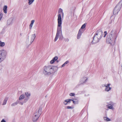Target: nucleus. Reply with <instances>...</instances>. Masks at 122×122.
<instances>
[{
	"label": "nucleus",
	"instance_id": "9b49d317",
	"mask_svg": "<svg viewBox=\"0 0 122 122\" xmlns=\"http://www.w3.org/2000/svg\"><path fill=\"white\" fill-rule=\"evenodd\" d=\"M88 78L87 77H84L82 79H81V84H83L87 80Z\"/></svg>",
	"mask_w": 122,
	"mask_h": 122
},
{
	"label": "nucleus",
	"instance_id": "f3484780",
	"mask_svg": "<svg viewBox=\"0 0 122 122\" xmlns=\"http://www.w3.org/2000/svg\"><path fill=\"white\" fill-rule=\"evenodd\" d=\"M25 97L24 95L23 94H22L19 97V100H21L23 99Z\"/></svg>",
	"mask_w": 122,
	"mask_h": 122
},
{
	"label": "nucleus",
	"instance_id": "f03ea898",
	"mask_svg": "<svg viewBox=\"0 0 122 122\" xmlns=\"http://www.w3.org/2000/svg\"><path fill=\"white\" fill-rule=\"evenodd\" d=\"M103 33L101 30H97L93 38L90 39L89 41L92 44H95L98 42L102 36Z\"/></svg>",
	"mask_w": 122,
	"mask_h": 122
},
{
	"label": "nucleus",
	"instance_id": "c85d7f7f",
	"mask_svg": "<svg viewBox=\"0 0 122 122\" xmlns=\"http://www.w3.org/2000/svg\"><path fill=\"white\" fill-rule=\"evenodd\" d=\"M67 100H65L64 101V102H63V103L65 105H66L67 104Z\"/></svg>",
	"mask_w": 122,
	"mask_h": 122
},
{
	"label": "nucleus",
	"instance_id": "58836bf2",
	"mask_svg": "<svg viewBox=\"0 0 122 122\" xmlns=\"http://www.w3.org/2000/svg\"><path fill=\"white\" fill-rule=\"evenodd\" d=\"M65 41L67 42H68L69 40V39L68 38L65 39Z\"/></svg>",
	"mask_w": 122,
	"mask_h": 122
},
{
	"label": "nucleus",
	"instance_id": "b1692460",
	"mask_svg": "<svg viewBox=\"0 0 122 122\" xmlns=\"http://www.w3.org/2000/svg\"><path fill=\"white\" fill-rule=\"evenodd\" d=\"M58 13L59 14H60L61 13H63L62 10L60 8L59 9Z\"/></svg>",
	"mask_w": 122,
	"mask_h": 122
},
{
	"label": "nucleus",
	"instance_id": "aec40b11",
	"mask_svg": "<svg viewBox=\"0 0 122 122\" xmlns=\"http://www.w3.org/2000/svg\"><path fill=\"white\" fill-rule=\"evenodd\" d=\"M107 107L110 109H113V108L111 104H109L107 105Z\"/></svg>",
	"mask_w": 122,
	"mask_h": 122
},
{
	"label": "nucleus",
	"instance_id": "423d86ee",
	"mask_svg": "<svg viewBox=\"0 0 122 122\" xmlns=\"http://www.w3.org/2000/svg\"><path fill=\"white\" fill-rule=\"evenodd\" d=\"M122 0H121L114 8L113 10V14L115 15L117 14L120 10L121 7V4H120V3L122 1Z\"/></svg>",
	"mask_w": 122,
	"mask_h": 122
},
{
	"label": "nucleus",
	"instance_id": "9d476101",
	"mask_svg": "<svg viewBox=\"0 0 122 122\" xmlns=\"http://www.w3.org/2000/svg\"><path fill=\"white\" fill-rule=\"evenodd\" d=\"M36 37L35 34L34 35H32L31 36V41H30V44L34 41Z\"/></svg>",
	"mask_w": 122,
	"mask_h": 122
},
{
	"label": "nucleus",
	"instance_id": "c9c22d12",
	"mask_svg": "<svg viewBox=\"0 0 122 122\" xmlns=\"http://www.w3.org/2000/svg\"><path fill=\"white\" fill-rule=\"evenodd\" d=\"M28 98H25L24 100V102H26L27 101Z\"/></svg>",
	"mask_w": 122,
	"mask_h": 122
},
{
	"label": "nucleus",
	"instance_id": "f8f14e48",
	"mask_svg": "<svg viewBox=\"0 0 122 122\" xmlns=\"http://www.w3.org/2000/svg\"><path fill=\"white\" fill-rule=\"evenodd\" d=\"M42 109L41 108H39L37 112H36V113L37 112V115H39V116H40L42 113Z\"/></svg>",
	"mask_w": 122,
	"mask_h": 122
},
{
	"label": "nucleus",
	"instance_id": "79ce46f5",
	"mask_svg": "<svg viewBox=\"0 0 122 122\" xmlns=\"http://www.w3.org/2000/svg\"><path fill=\"white\" fill-rule=\"evenodd\" d=\"M62 13V17H63V16H64V13Z\"/></svg>",
	"mask_w": 122,
	"mask_h": 122
},
{
	"label": "nucleus",
	"instance_id": "a211bd4d",
	"mask_svg": "<svg viewBox=\"0 0 122 122\" xmlns=\"http://www.w3.org/2000/svg\"><path fill=\"white\" fill-rule=\"evenodd\" d=\"M86 24H84L83 25H82V26H81V28L80 29H81V31H84L82 29L84 28L85 27L86 25Z\"/></svg>",
	"mask_w": 122,
	"mask_h": 122
},
{
	"label": "nucleus",
	"instance_id": "4be33fe9",
	"mask_svg": "<svg viewBox=\"0 0 122 122\" xmlns=\"http://www.w3.org/2000/svg\"><path fill=\"white\" fill-rule=\"evenodd\" d=\"M103 119L104 120H106L107 121H111V119L107 117H104L103 118Z\"/></svg>",
	"mask_w": 122,
	"mask_h": 122
},
{
	"label": "nucleus",
	"instance_id": "473e14b6",
	"mask_svg": "<svg viewBox=\"0 0 122 122\" xmlns=\"http://www.w3.org/2000/svg\"><path fill=\"white\" fill-rule=\"evenodd\" d=\"M55 61L53 60V59H52L50 61V63L51 64H53L55 62Z\"/></svg>",
	"mask_w": 122,
	"mask_h": 122
},
{
	"label": "nucleus",
	"instance_id": "6ab92c4d",
	"mask_svg": "<svg viewBox=\"0 0 122 122\" xmlns=\"http://www.w3.org/2000/svg\"><path fill=\"white\" fill-rule=\"evenodd\" d=\"M5 45V43L4 42H3L0 41V46L1 47H3Z\"/></svg>",
	"mask_w": 122,
	"mask_h": 122
},
{
	"label": "nucleus",
	"instance_id": "f704fd0d",
	"mask_svg": "<svg viewBox=\"0 0 122 122\" xmlns=\"http://www.w3.org/2000/svg\"><path fill=\"white\" fill-rule=\"evenodd\" d=\"M19 103L20 104L22 105L23 104L24 102H21L19 101Z\"/></svg>",
	"mask_w": 122,
	"mask_h": 122
},
{
	"label": "nucleus",
	"instance_id": "dca6fc26",
	"mask_svg": "<svg viewBox=\"0 0 122 122\" xmlns=\"http://www.w3.org/2000/svg\"><path fill=\"white\" fill-rule=\"evenodd\" d=\"M19 101L18 100L17 101L15 102H14V103L12 104L11 106L13 107L17 105V104L19 103Z\"/></svg>",
	"mask_w": 122,
	"mask_h": 122
},
{
	"label": "nucleus",
	"instance_id": "72a5a7b5",
	"mask_svg": "<svg viewBox=\"0 0 122 122\" xmlns=\"http://www.w3.org/2000/svg\"><path fill=\"white\" fill-rule=\"evenodd\" d=\"M35 22V20H31V24H33V23Z\"/></svg>",
	"mask_w": 122,
	"mask_h": 122
},
{
	"label": "nucleus",
	"instance_id": "4c0bfd02",
	"mask_svg": "<svg viewBox=\"0 0 122 122\" xmlns=\"http://www.w3.org/2000/svg\"><path fill=\"white\" fill-rule=\"evenodd\" d=\"M69 61H66V62H65L64 63V64H66L69 63Z\"/></svg>",
	"mask_w": 122,
	"mask_h": 122
},
{
	"label": "nucleus",
	"instance_id": "6e6552de",
	"mask_svg": "<svg viewBox=\"0 0 122 122\" xmlns=\"http://www.w3.org/2000/svg\"><path fill=\"white\" fill-rule=\"evenodd\" d=\"M40 116L37 115V113H35L32 118V119L34 122L36 121Z\"/></svg>",
	"mask_w": 122,
	"mask_h": 122
},
{
	"label": "nucleus",
	"instance_id": "1a4fd4ad",
	"mask_svg": "<svg viewBox=\"0 0 122 122\" xmlns=\"http://www.w3.org/2000/svg\"><path fill=\"white\" fill-rule=\"evenodd\" d=\"M81 29H80L79 30L77 35V38L78 39H79L80 38L82 33L84 32V31H81Z\"/></svg>",
	"mask_w": 122,
	"mask_h": 122
},
{
	"label": "nucleus",
	"instance_id": "a19ab883",
	"mask_svg": "<svg viewBox=\"0 0 122 122\" xmlns=\"http://www.w3.org/2000/svg\"><path fill=\"white\" fill-rule=\"evenodd\" d=\"M65 64H64V63L63 64L62 66H61V67H64L65 66Z\"/></svg>",
	"mask_w": 122,
	"mask_h": 122
},
{
	"label": "nucleus",
	"instance_id": "20e7f679",
	"mask_svg": "<svg viewBox=\"0 0 122 122\" xmlns=\"http://www.w3.org/2000/svg\"><path fill=\"white\" fill-rule=\"evenodd\" d=\"M58 25L57 32L55 37L54 40V41L56 42L57 40L59 34L62 35V32L61 30V24L62 23V19L61 14L58 15Z\"/></svg>",
	"mask_w": 122,
	"mask_h": 122
},
{
	"label": "nucleus",
	"instance_id": "cd10ccee",
	"mask_svg": "<svg viewBox=\"0 0 122 122\" xmlns=\"http://www.w3.org/2000/svg\"><path fill=\"white\" fill-rule=\"evenodd\" d=\"M69 95L71 96H74L75 95V94L74 93H70Z\"/></svg>",
	"mask_w": 122,
	"mask_h": 122
},
{
	"label": "nucleus",
	"instance_id": "c756f323",
	"mask_svg": "<svg viewBox=\"0 0 122 122\" xmlns=\"http://www.w3.org/2000/svg\"><path fill=\"white\" fill-rule=\"evenodd\" d=\"M72 99H69L68 100H67V103L68 102H70V101H72Z\"/></svg>",
	"mask_w": 122,
	"mask_h": 122
},
{
	"label": "nucleus",
	"instance_id": "412c9836",
	"mask_svg": "<svg viewBox=\"0 0 122 122\" xmlns=\"http://www.w3.org/2000/svg\"><path fill=\"white\" fill-rule=\"evenodd\" d=\"M25 96L28 98H29L30 96V94L28 92H26L25 93Z\"/></svg>",
	"mask_w": 122,
	"mask_h": 122
},
{
	"label": "nucleus",
	"instance_id": "c03bdc74",
	"mask_svg": "<svg viewBox=\"0 0 122 122\" xmlns=\"http://www.w3.org/2000/svg\"><path fill=\"white\" fill-rule=\"evenodd\" d=\"M20 36L21 35V33H20Z\"/></svg>",
	"mask_w": 122,
	"mask_h": 122
},
{
	"label": "nucleus",
	"instance_id": "a878e982",
	"mask_svg": "<svg viewBox=\"0 0 122 122\" xmlns=\"http://www.w3.org/2000/svg\"><path fill=\"white\" fill-rule=\"evenodd\" d=\"M66 108L67 109H72L73 108V107H72L71 106H68Z\"/></svg>",
	"mask_w": 122,
	"mask_h": 122
},
{
	"label": "nucleus",
	"instance_id": "4468645a",
	"mask_svg": "<svg viewBox=\"0 0 122 122\" xmlns=\"http://www.w3.org/2000/svg\"><path fill=\"white\" fill-rule=\"evenodd\" d=\"M7 8L6 5H5L3 8V10L4 13H6L7 12Z\"/></svg>",
	"mask_w": 122,
	"mask_h": 122
},
{
	"label": "nucleus",
	"instance_id": "2eb2a0df",
	"mask_svg": "<svg viewBox=\"0 0 122 122\" xmlns=\"http://www.w3.org/2000/svg\"><path fill=\"white\" fill-rule=\"evenodd\" d=\"M72 101L73 103L74 104H77L78 102V101L77 99H72Z\"/></svg>",
	"mask_w": 122,
	"mask_h": 122
},
{
	"label": "nucleus",
	"instance_id": "f257e3e1",
	"mask_svg": "<svg viewBox=\"0 0 122 122\" xmlns=\"http://www.w3.org/2000/svg\"><path fill=\"white\" fill-rule=\"evenodd\" d=\"M117 31L115 29L112 30L107 36V42L108 43L114 44L117 38Z\"/></svg>",
	"mask_w": 122,
	"mask_h": 122
},
{
	"label": "nucleus",
	"instance_id": "0eeeda50",
	"mask_svg": "<svg viewBox=\"0 0 122 122\" xmlns=\"http://www.w3.org/2000/svg\"><path fill=\"white\" fill-rule=\"evenodd\" d=\"M110 84L109 83L107 84H104L103 85V86H105L106 88L105 89V90L106 91H109L112 89V87H109V86L110 85Z\"/></svg>",
	"mask_w": 122,
	"mask_h": 122
},
{
	"label": "nucleus",
	"instance_id": "ea45409f",
	"mask_svg": "<svg viewBox=\"0 0 122 122\" xmlns=\"http://www.w3.org/2000/svg\"><path fill=\"white\" fill-rule=\"evenodd\" d=\"M1 122H6V121L4 120L3 119L1 121Z\"/></svg>",
	"mask_w": 122,
	"mask_h": 122
},
{
	"label": "nucleus",
	"instance_id": "bb28decb",
	"mask_svg": "<svg viewBox=\"0 0 122 122\" xmlns=\"http://www.w3.org/2000/svg\"><path fill=\"white\" fill-rule=\"evenodd\" d=\"M60 37L59 39L61 40H62L63 39V36L62 34L60 36Z\"/></svg>",
	"mask_w": 122,
	"mask_h": 122
},
{
	"label": "nucleus",
	"instance_id": "5701e85b",
	"mask_svg": "<svg viewBox=\"0 0 122 122\" xmlns=\"http://www.w3.org/2000/svg\"><path fill=\"white\" fill-rule=\"evenodd\" d=\"M28 0V4L29 5L31 4L34 1V0Z\"/></svg>",
	"mask_w": 122,
	"mask_h": 122
},
{
	"label": "nucleus",
	"instance_id": "e433bc0d",
	"mask_svg": "<svg viewBox=\"0 0 122 122\" xmlns=\"http://www.w3.org/2000/svg\"><path fill=\"white\" fill-rule=\"evenodd\" d=\"M33 25V24H30V27H29V28L30 29H31V28L32 27Z\"/></svg>",
	"mask_w": 122,
	"mask_h": 122
},
{
	"label": "nucleus",
	"instance_id": "2f4dec72",
	"mask_svg": "<svg viewBox=\"0 0 122 122\" xmlns=\"http://www.w3.org/2000/svg\"><path fill=\"white\" fill-rule=\"evenodd\" d=\"M2 17V13H0V20L1 19Z\"/></svg>",
	"mask_w": 122,
	"mask_h": 122
},
{
	"label": "nucleus",
	"instance_id": "ddd939ff",
	"mask_svg": "<svg viewBox=\"0 0 122 122\" xmlns=\"http://www.w3.org/2000/svg\"><path fill=\"white\" fill-rule=\"evenodd\" d=\"M8 99V97H6L5 98L2 104L3 105H4L6 104L7 102Z\"/></svg>",
	"mask_w": 122,
	"mask_h": 122
},
{
	"label": "nucleus",
	"instance_id": "39448f33",
	"mask_svg": "<svg viewBox=\"0 0 122 122\" xmlns=\"http://www.w3.org/2000/svg\"><path fill=\"white\" fill-rule=\"evenodd\" d=\"M7 52L4 50H0V63L3 61L6 58Z\"/></svg>",
	"mask_w": 122,
	"mask_h": 122
},
{
	"label": "nucleus",
	"instance_id": "7ed1b4c3",
	"mask_svg": "<svg viewBox=\"0 0 122 122\" xmlns=\"http://www.w3.org/2000/svg\"><path fill=\"white\" fill-rule=\"evenodd\" d=\"M56 66L53 67L51 66H45L43 68V72L45 75H49L57 70Z\"/></svg>",
	"mask_w": 122,
	"mask_h": 122
},
{
	"label": "nucleus",
	"instance_id": "393cba45",
	"mask_svg": "<svg viewBox=\"0 0 122 122\" xmlns=\"http://www.w3.org/2000/svg\"><path fill=\"white\" fill-rule=\"evenodd\" d=\"M58 57L57 56H56L53 58V60H54L55 61H56L58 59Z\"/></svg>",
	"mask_w": 122,
	"mask_h": 122
},
{
	"label": "nucleus",
	"instance_id": "37998d69",
	"mask_svg": "<svg viewBox=\"0 0 122 122\" xmlns=\"http://www.w3.org/2000/svg\"><path fill=\"white\" fill-rule=\"evenodd\" d=\"M57 62H58L59 61H57Z\"/></svg>",
	"mask_w": 122,
	"mask_h": 122
},
{
	"label": "nucleus",
	"instance_id": "7c9ffc66",
	"mask_svg": "<svg viewBox=\"0 0 122 122\" xmlns=\"http://www.w3.org/2000/svg\"><path fill=\"white\" fill-rule=\"evenodd\" d=\"M104 37H106V36L107 34V31H105L104 32Z\"/></svg>",
	"mask_w": 122,
	"mask_h": 122
}]
</instances>
